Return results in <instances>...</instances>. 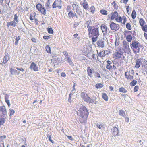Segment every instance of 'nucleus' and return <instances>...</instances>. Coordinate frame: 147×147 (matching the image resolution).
Instances as JSON below:
<instances>
[{"label": "nucleus", "mask_w": 147, "mask_h": 147, "mask_svg": "<svg viewBox=\"0 0 147 147\" xmlns=\"http://www.w3.org/2000/svg\"><path fill=\"white\" fill-rule=\"evenodd\" d=\"M88 113L87 108L85 107H82L78 111V115L81 117L80 119V121L81 123L86 122Z\"/></svg>", "instance_id": "obj_1"}, {"label": "nucleus", "mask_w": 147, "mask_h": 147, "mask_svg": "<svg viewBox=\"0 0 147 147\" xmlns=\"http://www.w3.org/2000/svg\"><path fill=\"white\" fill-rule=\"evenodd\" d=\"M131 47L133 49L134 53L136 54L139 52L140 48H142V46L138 41H133L131 45Z\"/></svg>", "instance_id": "obj_2"}, {"label": "nucleus", "mask_w": 147, "mask_h": 147, "mask_svg": "<svg viewBox=\"0 0 147 147\" xmlns=\"http://www.w3.org/2000/svg\"><path fill=\"white\" fill-rule=\"evenodd\" d=\"M99 35L98 27L92 29V42H94L97 40Z\"/></svg>", "instance_id": "obj_3"}, {"label": "nucleus", "mask_w": 147, "mask_h": 147, "mask_svg": "<svg viewBox=\"0 0 147 147\" xmlns=\"http://www.w3.org/2000/svg\"><path fill=\"white\" fill-rule=\"evenodd\" d=\"M14 17L13 21L8 22L7 23V27H8L10 26L13 27H15L16 26L17 23L18 22V17L17 14H15L14 15Z\"/></svg>", "instance_id": "obj_4"}, {"label": "nucleus", "mask_w": 147, "mask_h": 147, "mask_svg": "<svg viewBox=\"0 0 147 147\" xmlns=\"http://www.w3.org/2000/svg\"><path fill=\"white\" fill-rule=\"evenodd\" d=\"M86 24L87 28H88V31L89 32V37L92 39V23L91 20L86 22Z\"/></svg>", "instance_id": "obj_5"}, {"label": "nucleus", "mask_w": 147, "mask_h": 147, "mask_svg": "<svg viewBox=\"0 0 147 147\" xmlns=\"http://www.w3.org/2000/svg\"><path fill=\"white\" fill-rule=\"evenodd\" d=\"M123 49L125 52L128 54L130 52V49L129 46V43L126 41L123 42Z\"/></svg>", "instance_id": "obj_6"}, {"label": "nucleus", "mask_w": 147, "mask_h": 147, "mask_svg": "<svg viewBox=\"0 0 147 147\" xmlns=\"http://www.w3.org/2000/svg\"><path fill=\"white\" fill-rule=\"evenodd\" d=\"M7 116L5 107L4 105L0 106V117H5Z\"/></svg>", "instance_id": "obj_7"}, {"label": "nucleus", "mask_w": 147, "mask_h": 147, "mask_svg": "<svg viewBox=\"0 0 147 147\" xmlns=\"http://www.w3.org/2000/svg\"><path fill=\"white\" fill-rule=\"evenodd\" d=\"M81 96L84 100L86 102L91 103V99L88 96L87 94L84 92H82L81 94Z\"/></svg>", "instance_id": "obj_8"}, {"label": "nucleus", "mask_w": 147, "mask_h": 147, "mask_svg": "<svg viewBox=\"0 0 147 147\" xmlns=\"http://www.w3.org/2000/svg\"><path fill=\"white\" fill-rule=\"evenodd\" d=\"M110 26L111 30L115 31L118 30L119 28V26L118 24L113 22L110 24Z\"/></svg>", "instance_id": "obj_9"}, {"label": "nucleus", "mask_w": 147, "mask_h": 147, "mask_svg": "<svg viewBox=\"0 0 147 147\" xmlns=\"http://www.w3.org/2000/svg\"><path fill=\"white\" fill-rule=\"evenodd\" d=\"M9 59V57L8 56V53L7 54H5V56L4 57L2 61L0 62V63L2 65L3 64H5L8 61Z\"/></svg>", "instance_id": "obj_10"}, {"label": "nucleus", "mask_w": 147, "mask_h": 147, "mask_svg": "<svg viewBox=\"0 0 147 147\" xmlns=\"http://www.w3.org/2000/svg\"><path fill=\"white\" fill-rule=\"evenodd\" d=\"M101 28L103 33L105 34H108L110 33V30L106 26L105 24H102L101 26Z\"/></svg>", "instance_id": "obj_11"}, {"label": "nucleus", "mask_w": 147, "mask_h": 147, "mask_svg": "<svg viewBox=\"0 0 147 147\" xmlns=\"http://www.w3.org/2000/svg\"><path fill=\"white\" fill-rule=\"evenodd\" d=\"M30 68L33 69L34 71H37L38 70L37 65L34 62L31 63Z\"/></svg>", "instance_id": "obj_12"}, {"label": "nucleus", "mask_w": 147, "mask_h": 147, "mask_svg": "<svg viewBox=\"0 0 147 147\" xmlns=\"http://www.w3.org/2000/svg\"><path fill=\"white\" fill-rule=\"evenodd\" d=\"M123 53L121 51H119L115 53L114 55L116 59H118L121 57Z\"/></svg>", "instance_id": "obj_13"}, {"label": "nucleus", "mask_w": 147, "mask_h": 147, "mask_svg": "<svg viewBox=\"0 0 147 147\" xmlns=\"http://www.w3.org/2000/svg\"><path fill=\"white\" fill-rule=\"evenodd\" d=\"M61 0H55L53 3L52 7L53 8L57 7L59 5H61Z\"/></svg>", "instance_id": "obj_14"}, {"label": "nucleus", "mask_w": 147, "mask_h": 147, "mask_svg": "<svg viewBox=\"0 0 147 147\" xmlns=\"http://www.w3.org/2000/svg\"><path fill=\"white\" fill-rule=\"evenodd\" d=\"M142 60L140 58L136 60V63L135 65V68L137 69L139 68L140 66L141 61Z\"/></svg>", "instance_id": "obj_15"}, {"label": "nucleus", "mask_w": 147, "mask_h": 147, "mask_svg": "<svg viewBox=\"0 0 147 147\" xmlns=\"http://www.w3.org/2000/svg\"><path fill=\"white\" fill-rule=\"evenodd\" d=\"M125 77L127 80H132L133 79V76L131 75L129 72H126L125 74Z\"/></svg>", "instance_id": "obj_16"}, {"label": "nucleus", "mask_w": 147, "mask_h": 147, "mask_svg": "<svg viewBox=\"0 0 147 147\" xmlns=\"http://www.w3.org/2000/svg\"><path fill=\"white\" fill-rule=\"evenodd\" d=\"M112 133L113 136L117 135L119 133L118 129L116 127H114L112 129Z\"/></svg>", "instance_id": "obj_17"}, {"label": "nucleus", "mask_w": 147, "mask_h": 147, "mask_svg": "<svg viewBox=\"0 0 147 147\" xmlns=\"http://www.w3.org/2000/svg\"><path fill=\"white\" fill-rule=\"evenodd\" d=\"M80 3L82 5L84 8L86 10L88 9V4L87 2L85 0H84L83 2L81 1Z\"/></svg>", "instance_id": "obj_18"}, {"label": "nucleus", "mask_w": 147, "mask_h": 147, "mask_svg": "<svg viewBox=\"0 0 147 147\" xmlns=\"http://www.w3.org/2000/svg\"><path fill=\"white\" fill-rule=\"evenodd\" d=\"M97 45L99 47L103 48L105 46L104 42L100 40L97 42Z\"/></svg>", "instance_id": "obj_19"}, {"label": "nucleus", "mask_w": 147, "mask_h": 147, "mask_svg": "<svg viewBox=\"0 0 147 147\" xmlns=\"http://www.w3.org/2000/svg\"><path fill=\"white\" fill-rule=\"evenodd\" d=\"M51 1L49 0H48V1H47L46 3V4H45V7L46 9L47 10L49 11L50 9L51 8Z\"/></svg>", "instance_id": "obj_20"}, {"label": "nucleus", "mask_w": 147, "mask_h": 147, "mask_svg": "<svg viewBox=\"0 0 147 147\" xmlns=\"http://www.w3.org/2000/svg\"><path fill=\"white\" fill-rule=\"evenodd\" d=\"M10 72L12 75L16 74H20V72L12 68H10Z\"/></svg>", "instance_id": "obj_21"}, {"label": "nucleus", "mask_w": 147, "mask_h": 147, "mask_svg": "<svg viewBox=\"0 0 147 147\" xmlns=\"http://www.w3.org/2000/svg\"><path fill=\"white\" fill-rule=\"evenodd\" d=\"M65 59L70 65L72 66L74 65V64L69 56L67 57H65Z\"/></svg>", "instance_id": "obj_22"}, {"label": "nucleus", "mask_w": 147, "mask_h": 147, "mask_svg": "<svg viewBox=\"0 0 147 147\" xmlns=\"http://www.w3.org/2000/svg\"><path fill=\"white\" fill-rule=\"evenodd\" d=\"M118 16V13L116 11H114L113 13H112L111 16V19L112 20H113L115 18H117Z\"/></svg>", "instance_id": "obj_23"}, {"label": "nucleus", "mask_w": 147, "mask_h": 147, "mask_svg": "<svg viewBox=\"0 0 147 147\" xmlns=\"http://www.w3.org/2000/svg\"><path fill=\"white\" fill-rule=\"evenodd\" d=\"M6 116H5V117H3L2 118H0V127L1 125H3L5 123V118H6Z\"/></svg>", "instance_id": "obj_24"}, {"label": "nucleus", "mask_w": 147, "mask_h": 147, "mask_svg": "<svg viewBox=\"0 0 147 147\" xmlns=\"http://www.w3.org/2000/svg\"><path fill=\"white\" fill-rule=\"evenodd\" d=\"M75 13L74 12L72 11H70L68 13V16L70 18H73L74 17Z\"/></svg>", "instance_id": "obj_25"}, {"label": "nucleus", "mask_w": 147, "mask_h": 147, "mask_svg": "<svg viewBox=\"0 0 147 147\" xmlns=\"http://www.w3.org/2000/svg\"><path fill=\"white\" fill-rule=\"evenodd\" d=\"M39 12L42 14L45 15L46 14V10L43 7L40 10Z\"/></svg>", "instance_id": "obj_26"}, {"label": "nucleus", "mask_w": 147, "mask_h": 147, "mask_svg": "<svg viewBox=\"0 0 147 147\" xmlns=\"http://www.w3.org/2000/svg\"><path fill=\"white\" fill-rule=\"evenodd\" d=\"M87 72L88 76L91 78L92 76V70L90 67H88V68Z\"/></svg>", "instance_id": "obj_27"}, {"label": "nucleus", "mask_w": 147, "mask_h": 147, "mask_svg": "<svg viewBox=\"0 0 147 147\" xmlns=\"http://www.w3.org/2000/svg\"><path fill=\"white\" fill-rule=\"evenodd\" d=\"M119 91L120 92L126 93L127 92V90L123 87H121L119 89Z\"/></svg>", "instance_id": "obj_28"}, {"label": "nucleus", "mask_w": 147, "mask_h": 147, "mask_svg": "<svg viewBox=\"0 0 147 147\" xmlns=\"http://www.w3.org/2000/svg\"><path fill=\"white\" fill-rule=\"evenodd\" d=\"M102 98L106 101H108V97L106 94L105 93H103L102 94Z\"/></svg>", "instance_id": "obj_29"}, {"label": "nucleus", "mask_w": 147, "mask_h": 147, "mask_svg": "<svg viewBox=\"0 0 147 147\" xmlns=\"http://www.w3.org/2000/svg\"><path fill=\"white\" fill-rule=\"evenodd\" d=\"M126 39L129 42H130L132 40V36L131 35H129L126 36Z\"/></svg>", "instance_id": "obj_30"}, {"label": "nucleus", "mask_w": 147, "mask_h": 147, "mask_svg": "<svg viewBox=\"0 0 147 147\" xmlns=\"http://www.w3.org/2000/svg\"><path fill=\"white\" fill-rule=\"evenodd\" d=\"M45 48L46 49V51L48 53H51V48L49 45H47L45 47Z\"/></svg>", "instance_id": "obj_31"}, {"label": "nucleus", "mask_w": 147, "mask_h": 147, "mask_svg": "<svg viewBox=\"0 0 147 147\" xmlns=\"http://www.w3.org/2000/svg\"><path fill=\"white\" fill-rule=\"evenodd\" d=\"M95 86L96 88L99 89L102 88L103 86V85L101 83H98L96 84Z\"/></svg>", "instance_id": "obj_32"}, {"label": "nucleus", "mask_w": 147, "mask_h": 147, "mask_svg": "<svg viewBox=\"0 0 147 147\" xmlns=\"http://www.w3.org/2000/svg\"><path fill=\"white\" fill-rule=\"evenodd\" d=\"M20 37L19 36H16V38H15V45H17L18 43V41L20 40Z\"/></svg>", "instance_id": "obj_33"}, {"label": "nucleus", "mask_w": 147, "mask_h": 147, "mask_svg": "<svg viewBox=\"0 0 147 147\" xmlns=\"http://www.w3.org/2000/svg\"><path fill=\"white\" fill-rule=\"evenodd\" d=\"M96 126L97 127L101 129H102L105 128L104 125L102 124H97Z\"/></svg>", "instance_id": "obj_34"}, {"label": "nucleus", "mask_w": 147, "mask_h": 147, "mask_svg": "<svg viewBox=\"0 0 147 147\" xmlns=\"http://www.w3.org/2000/svg\"><path fill=\"white\" fill-rule=\"evenodd\" d=\"M136 14L135 11L134 10H133L131 14L132 18L133 19H135L136 17Z\"/></svg>", "instance_id": "obj_35"}, {"label": "nucleus", "mask_w": 147, "mask_h": 147, "mask_svg": "<svg viewBox=\"0 0 147 147\" xmlns=\"http://www.w3.org/2000/svg\"><path fill=\"white\" fill-rule=\"evenodd\" d=\"M137 81L135 80H133L130 83V85L131 86H134L136 85L137 83Z\"/></svg>", "instance_id": "obj_36"}, {"label": "nucleus", "mask_w": 147, "mask_h": 147, "mask_svg": "<svg viewBox=\"0 0 147 147\" xmlns=\"http://www.w3.org/2000/svg\"><path fill=\"white\" fill-rule=\"evenodd\" d=\"M43 7L42 5L38 3L36 5V9L39 11Z\"/></svg>", "instance_id": "obj_37"}, {"label": "nucleus", "mask_w": 147, "mask_h": 147, "mask_svg": "<svg viewBox=\"0 0 147 147\" xmlns=\"http://www.w3.org/2000/svg\"><path fill=\"white\" fill-rule=\"evenodd\" d=\"M139 23L140 25L142 26L145 23V22L143 19L141 18L140 20Z\"/></svg>", "instance_id": "obj_38"}, {"label": "nucleus", "mask_w": 147, "mask_h": 147, "mask_svg": "<svg viewBox=\"0 0 147 147\" xmlns=\"http://www.w3.org/2000/svg\"><path fill=\"white\" fill-rule=\"evenodd\" d=\"M119 113L120 115L123 117L125 115V112L123 110H120L119 111Z\"/></svg>", "instance_id": "obj_39"}, {"label": "nucleus", "mask_w": 147, "mask_h": 147, "mask_svg": "<svg viewBox=\"0 0 147 147\" xmlns=\"http://www.w3.org/2000/svg\"><path fill=\"white\" fill-rule=\"evenodd\" d=\"M100 13L102 14L106 15L107 14V11L105 10L102 9L100 11Z\"/></svg>", "instance_id": "obj_40"}, {"label": "nucleus", "mask_w": 147, "mask_h": 147, "mask_svg": "<svg viewBox=\"0 0 147 147\" xmlns=\"http://www.w3.org/2000/svg\"><path fill=\"white\" fill-rule=\"evenodd\" d=\"M47 30L49 34H53V31L52 28H48Z\"/></svg>", "instance_id": "obj_41"}, {"label": "nucleus", "mask_w": 147, "mask_h": 147, "mask_svg": "<svg viewBox=\"0 0 147 147\" xmlns=\"http://www.w3.org/2000/svg\"><path fill=\"white\" fill-rule=\"evenodd\" d=\"M113 65V64H107L106 66V68H107V69L109 70H110L111 69H112Z\"/></svg>", "instance_id": "obj_42"}, {"label": "nucleus", "mask_w": 147, "mask_h": 147, "mask_svg": "<svg viewBox=\"0 0 147 147\" xmlns=\"http://www.w3.org/2000/svg\"><path fill=\"white\" fill-rule=\"evenodd\" d=\"M126 27L127 29L129 30H131V27L130 24L129 23H127Z\"/></svg>", "instance_id": "obj_43"}, {"label": "nucleus", "mask_w": 147, "mask_h": 147, "mask_svg": "<svg viewBox=\"0 0 147 147\" xmlns=\"http://www.w3.org/2000/svg\"><path fill=\"white\" fill-rule=\"evenodd\" d=\"M109 53V51H103L102 52V53H103V55H102V57H104L107 54Z\"/></svg>", "instance_id": "obj_44"}, {"label": "nucleus", "mask_w": 147, "mask_h": 147, "mask_svg": "<svg viewBox=\"0 0 147 147\" xmlns=\"http://www.w3.org/2000/svg\"><path fill=\"white\" fill-rule=\"evenodd\" d=\"M47 137H48V140L49 141L51 142L53 144L54 142L51 139V135H48L47 136Z\"/></svg>", "instance_id": "obj_45"}, {"label": "nucleus", "mask_w": 147, "mask_h": 147, "mask_svg": "<svg viewBox=\"0 0 147 147\" xmlns=\"http://www.w3.org/2000/svg\"><path fill=\"white\" fill-rule=\"evenodd\" d=\"M72 7L74 9H78L79 7L78 5L77 4L74 3L73 5H72Z\"/></svg>", "instance_id": "obj_46"}, {"label": "nucleus", "mask_w": 147, "mask_h": 147, "mask_svg": "<svg viewBox=\"0 0 147 147\" xmlns=\"http://www.w3.org/2000/svg\"><path fill=\"white\" fill-rule=\"evenodd\" d=\"M9 111H10V114L11 115H13L15 113V111L14 110L12 109H9Z\"/></svg>", "instance_id": "obj_47"}, {"label": "nucleus", "mask_w": 147, "mask_h": 147, "mask_svg": "<svg viewBox=\"0 0 147 147\" xmlns=\"http://www.w3.org/2000/svg\"><path fill=\"white\" fill-rule=\"evenodd\" d=\"M94 76L95 78H99L100 77V74L97 72H95L94 73Z\"/></svg>", "instance_id": "obj_48"}, {"label": "nucleus", "mask_w": 147, "mask_h": 147, "mask_svg": "<svg viewBox=\"0 0 147 147\" xmlns=\"http://www.w3.org/2000/svg\"><path fill=\"white\" fill-rule=\"evenodd\" d=\"M115 20L118 22H121L122 21V19L120 16L119 18H115Z\"/></svg>", "instance_id": "obj_49"}, {"label": "nucleus", "mask_w": 147, "mask_h": 147, "mask_svg": "<svg viewBox=\"0 0 147 147\" xmlns=\"http://www.w3.org/2000/svg\"><path fill=\"white\" fill-rule=\"evenodd\" d=\"M5 101L6 103L8 105V107H9L11 105V104L10 103L9 100L8 99L5 100Z\"/></svg>", "instance_id": "obj_50"}, {"label": "nucleus", "mask_w": 147, "mask_h": 147, "mask_svg": "<svg viewBox=\"0 0 147 147\" xmlns=\"http://www.w3.org/2000/svg\"><path fill=\"white\" fill-rule=\"evenodd\" d=\"M142 30L143 31L147 32V25H146L142 27Z\"/></svg>", "instance_id": "obj_51"}, {"label": "nucleus", "mask_w": 147, "mask_h": 147, "mask_svg": "<svg viewBox=\"0 0 147 147\" xmlns=\"http://www.w3.org/2000/svg\"><path fill=\"white\" fill-rule=\"evenodd\" d=\"M139 89V87L138 86H136L134 88V92H136Z\"/></svg>", "instance_id": "obj_52"}, {"label": "nucleus", "mask_w": 147, "mask_h": 147, "mask_svg": "<svg viewBox=\"0 0 147 147\" xmlns=\"http://www.w3.org/2000/svg\"><path fill=\"white\" fill-rule=\"evenodd\" d=\"M9 95L8 94H5V100L8 99V98L9 97Z\"/></svg>", "instance_id": "obj_53"}, {"label": "nucleus", "mask_w": 147, "mask_h": 147, "mask_svg": "<svg viewBox=\"0 0 147 147\" xmlns=\"http://www.w3.org/2000/svg\"><path fill=\"white\" fill-rule=\"evenodd\" d=\"M63 54L65 55V57H68V54L67 51H64L63 52Z\"/></svg>", "instance_id": "obj_54"}, {"label": "nucleus", "mask_w": 147, "mask_h": 147, "mask_svg": "<svg viewBox=\"0 0 147 147\" xmlns=\"http://www.w3.org/2000/svg\"><path fill=\"white\" fill-rule=\"evenodd\" d=\"M71 7L70 6L68 5L67 6L66 8V10L67 12H69L71 11Z\"/></svg>", "instance_id": "obj_55"}, {"label": "nucleus", "mask_w": 147, "mask_h": 147, "mask_svg": "<svg viewBox=\"0 0 147 147\" xmlns=\"http://www.w3.org/2000/svg\"><path fill=\"white\" fill-rule=\"evenodd\" d=\"M99 24L98 22H96L95 23V25L93 27L94 28L98 27V29L99 28Z\"/></svg>", "instance_id": "obj_56"}, {"label": "nucleus", "mask_w": 147, "mask_h": 147, "mask_svg": "<svg viewBox=\"0 0 147 147\" xmlns=\"http://www.w3.org/2000/svg\"><path fill=\"white\" fill-rule=\"evenodd\" d=\"M75 10H76V12L77 13L79 14L80 13V12L81 11H80V7H79L78 9H75Z\"/></svg>", "instance_id": "obj_57"}, {"label": "nucleus", "mask_w": 147, "mask_h": 147, "mask_svg": "<svg viewBox=\"0 0 147 147\" xmlns=\"http://www.w3.org/2000/svg\"><path fill=\"white\" fill-rule=\"evenodd\" d=\"M76 90L73 89L71 91V93L69 94V96H70L71 94L73 95L76 92Z\"/></svg>", "instance_id": "obj_58"}, {"label": "nucleus", "mask_w": 147, "mask_h": 147, "mask_svg": "<svg viewBox=\"0 0 147 147\" xmlns=\"http://www.w3.org/2000/svg\"><path fill=\"white\" fill-rule=\"evenodd\" d=\"M142 72V73H144V74H147V66H146L145 68V71L143 70Z\"/></svg>", "instance_id": "obj_59"}, {"label": "nucleus", "mask_w": 147, "mask_h": 147, "mask_svg": "<svg viewBox=\"0 0 147 147\" xmlns=\"http://www.w3.org/2000/svg\"><path fill=\"white\" fill-rule=\"evenodd\" d=\"M79 24V23L78 22H75L74 24V28H75L76 27H77V26H78Z\"/></svg>", "instance_id": "obj_60"}, {"label": "nucleus", "mask_w": 147, "mask_h": 147, "mask_svg": "<svg viewBox=\"0 0 147 147\" xmlns=\"http://www.w3.org/2000/svg\"><path fill=\"white\" fill-rule=\"evenodd\" d=\"M115 44L116 46H118L119 44V41L118 40L117 41L116 40L115 42Z\"/></svg>", "instance_id": "obj_61"}, {"label": "nucleus", "mask_w": 147, "mask_h": 147, "mask_svg": "<svg viewBox=\"0 0 147 147\" xmlns=\"http://www.w3.org/2000/svg\"><path fill=\"white\" fill-rule=\"evenodd\" d=\"M50 38V36H43V38L45 40L47 39H48Z\"/></svg>", "instance_id": "obj_62"}, {"label": "nucleus", "mask_w": 147, "mask_h": 147, "mask_svg": "<svg viewBox=\"0 0 147 147\" xmlns=\"http://www.w3.org/2000/svg\"><path fill=\"white\" fill-rule=\"evenodd\" d=\"M16 69L18 70H20L21 71H24V69L23 68H20L19 67H16Z\"/></svg>", "instance_id": "obj_63"}, {"label": "nucleus", "mask_w": 147, "mask_h": 147, "mask_svg": "<svg viewBox=\"0 0 147 147\" xmlns=\"http://www.w3.org/2000/svg\"><path fill=\"white\" fill-rule=\"evenodd\" d=\"M78 35V34H76L74 35V37L76 38H77L78 40L80 39V38L79 37H78L77 36Z\"/></svg>", "instance_id": "obj_64"}]
</instances>
